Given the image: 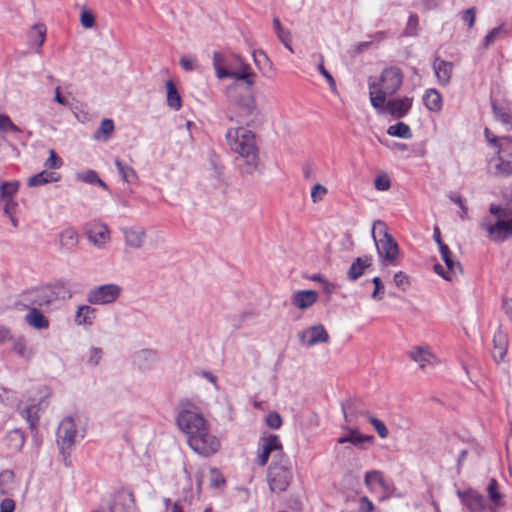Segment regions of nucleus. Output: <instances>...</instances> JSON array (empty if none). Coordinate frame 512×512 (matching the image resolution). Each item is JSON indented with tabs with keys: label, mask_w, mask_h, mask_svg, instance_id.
<instances>
[{
	"label": "nucleus",
	"mask_w": 512,
	"mask_h": 512,
	"mask_svg": "<svg viewBox=\"0 0 512 512\" xmlns=\"http://www.w3.org/2000/svg\"><path fill=\"white\" fill-rule=\"evenodd\" d=\"M177 425L187 435L191 449L199 455L210 456L219 450V440L209 433L206 420L200 413L182 410L178 414Z\"/></svg>",
	"instance_id": "nucleus-1"
},
{
	"label": "nucleus",
	"mask_w": 512,
	"mask_h": 512,
	"mask_svg": "<svg viewBox=\"0 0 512 512\" xmlns=\"http://www.w3.org/2000/svg\"><path fill=\"white\" fill-rule=\"evenodd\" d=\"M225 138L230 150L238 155L237 159L242 160V163H239L241 174H253L260 161L255 133L244 127L230 128Z\"/></svg>",
	"instance_id": "nucleus-2"
},
{
	"label": "nucleus",
	"mask_w": 512,
	"mask_h": 512,
	"mask_svg": "<svg viewBox=\"0 0 512 512\" xmlns=\"http://www.w3.org/2000/svg\"><path fill=\"white\" fill-rule=\"evenodd\" d=\"M213 67L218 79L232 78L243 81L248 88H251L256 82L257 75L239 54L214 52Z\"/></svg>",
	"instance_id": "nucleus-3"
},
{
	"label": "nucleus",
	"mask_w": 512,
	"mask_h": 512,
	"mask_svg": "<svg viewBox=\"0 0 512 512\" xmlns=\"http://www.w3.org/2000/svg\"><path fill=\"white\" fill-rule=\"evenodd\" d=\"M240 90L241 86L237 83H234L227 88V97L236 107V115L233 116L232 114H228L227 117L231 122L250 125L259 114L257 102L250 91L241 93Z\"/></svg>",
	"instance_id": "nucleus-4"
},
{
	"label": "nucleus",
	"mask_w": 512,
	"mask_h": 512,
	"mask_svg": "<svg viewBox=\"0 0 512 512\" xmlns=\"http://www.w3.org/2000/svg\"><path fill=\"white\" fill-rule=\"evenodd\" d=\"M403 83V74L398 67H388L381 73L379 83L369 82L370 102L380 108L388 96L395 94Z\"/></svg>",
	"instance_id": "nucleus-5"
},
{
	"label": "nucleus",
	"mask_w": 512,
	"mask_h": 512,
	"mask_svg": "<svg viewBox=\"0 0 512 512\" xmlns=\"http://www.w3.org/2000/svg\"><path fill=\"white\" fill-rule=\"evenodd\" d=\"M63 290L62 285H46L28 289L19 296L17 305L23 309L48 310Z\"/></svg>",
	"instance_id": "nucleus-6"
},
{
	"label": "nucleus",
	"mask_w": 512,
	"mask_h": 512,
	"mask_svg": "<svg viewBox=\"0 0 512 512\" xmlns=\"http://www.w3.org/2000/svg\"><path fill=\"white\" fill-rule=\"evenodd\" d=\"M293 474L289 458L280 455L279 460H273L268 469V483L271 491L284 492L291 483Z\"/></svg>",
	"instance_id": "nucleus-7"
},
{
	"label": "nucleus",
	"mask_w": 512,
	"mask_h": 512,
	"mask_svg": "<svg viewBox=\"0 0 512 512\" xmlns=\"http://www.w3.org/2000/svg\"><path fill=\"white\" fill-rule=\"evenodd\" d=\"M121 292L122 288L117 284L100 285L87 292V301L92 305L111 304L119 298Z\"/></svg>",
	"instance_id": "nucleus-8"
},
{
	"label": "nucleus",
	"mask_w": 512,
	"mask_h": 512,
	"mask_svg": "<svg viewBox=\"0 0 512 512\" xmlns=\"http://www.w3.org/2000/svg\"><path fill=\"white\" fill-rule=\"evenodd\" d=\"M76 435L77 429L74 419L70 416L65 417L60 422L57 430V443L63 455L66 450L71 449L75 444Z\"/></svg>",
	"instance_id": "nucleus-9"
},
{
	"label": "nucleus",
	"mask_w": 512,
	"mask_h": 512,
	"mask_svg": "<svg viewBox=\"0 0 512 512\" xmlns=\"http://www.w3.org/2000/svg\"><path fill=\"white\" fill-rule=\"evenodd\" d=\"M380 261L383 266H395L398 264L399 246L393 237L379 239L375 242Z\"/></svg>",
	"instance_id": "nucleus-10"
},
{
	"label": "nucleus",
	"mask_w": 512,
	"mask_h": 512,
	"mask_svg": "<svg viewBox=\"0 0 512 512\" xmlns=\"http://www.w3.org/2000/svg\"><path fill=\"white\" fill-rule=\"evenodd\" d=\"M272 453H274L273 460H279L280 455H284L279 437L270 434L267 437L261 438V453L256 459L257 464L259 466H265Z\"/></svg>",
	"instance_id": "nucleus-11"
},
{
	"label": "nucleus",
	"mask_w": 512,
	"mask_h": 512,
	"mask_svg": "<svg viewBox=\"0 0 512 512\" xmlns=\"http://www.w3.org/2000/svg\"><path fill=\"white\" fill-rule=\"evenodd\" d=\"M299 342L305 347L328 343L329 334L321 324L310 326L298 334Z\"/></svg>",
	"instance_id": "nucleus-12"
},
{
	"label": "nucleus",
	"mask_w": 512,
	"mask_h": 512,
	"mask_svg": "<svg viewBox=\"0 0 512 512\" xmlns=\"http://www.w3.org/2000/svg\"><path fill=\"white\" fill-rule=\"evenodd\" d=\"M413 98L404 97L392 100H385L383 106L375 108L379 113H388L396 119L403 118L411 109Z\"/></svg>",
	"instance_id": "nucleus-13"
},
{
	"label": "nucleus",
	"mask_w": 512,
	"mask_h": 512,
	"mask_svg": "<svg viewBox=\"0 0 512 512\" xmlns=\"http://www.w3.org/2000/svg\"><path fill=\"white\" fill-rule=\"evenodd\" d=\"M89 242L97 248H104L110 241V231L104 223H90L84 228Z\"/></svg>",
	"instance_id": "nucleus-14"
},
{
	"label": "nucleus",
	"mask_w": 512,
	"mask_h": 512,
	"mask_svg": "<svg viewBox=\"0 0 512 512\" xmlns=\"http://www.w3.org/2000/svg\"><path fill=\"white\" fill-rule=\"evenodd\" d=\"M409 358L419 365V368L425 369L427 366L436 365L438 358L432 353L426 345L414 347L409 351Z\"/></svg>",
	"instance_id": "nucleus-15"
},
{
	"label": "nucleus",
	"mask_w": 512,
	"mask_h": 512,
	"mask_svg": "<svg viewBox=\"0 0 512 512\" xmlns=\"http://www.w3.org/2000/svg\"><path fill=\"white\" fill-rule=\"evenodd\" d=\"M342 412L346 423L355 422L360 416L368 419L370 413L364 409V405L360 400L349 399L342 403Z\"/></svg>",
	"instance_id": "nucleus-16"
},
{
	"label": "nucleus",
	"mask_w": 512,
	"mask_h": 512,
	"mask_svg": "<svg viewBox=\"0 0 512 512\" xmlns=\"http://www.w3.org/2000/svg\"><path fill=\"white\" fill-rule=\"evenodd\" d=\"M499 156L495 165L494 174L500 177L512 175V152H509L503 145L499 146Z\"/></svg>",
	"instance_id": "nucleus-17"
},
{
	"label": "nucleus",
	"mask_w": 512,
	"mask_h": 512,
	"mask_svg": "<svg viewBox=\"0 0 512 512\" xmlns=\"http://www.w3.org/2000/svg\"><path fill=\"white\" fill-rule=\"evenodd\" d=\"M487 231L497 242L512 237V218L509 220L498 219L495 224L487 227Z\"/></svg>",
	"instance_id": "nucleus-18"
},
{
	"label": "nucleus",
	"mask_w": 512,
	"mask_h": 512,
	"mask_svg": "<svg viewBox=\"0 0 512 512\" xmlns=\"http://www.w3.org/2000/svg\"><path fill=\"white\" fill-rule=\"evenodd\" d=\"M457 494L471 512L481 511L485 508V499L477 491L469 489L458 491Z\"/></svg>",
	"instance_id": "nucleus-19"
},
{
	"label": "nucleus",
	"mask_w": 512,
	"mask_h": 512,
	"mask_svg": "<svg viewBox=\"0 0 512 512\" xmlns=\"http://www.w3.org/2000/svg\"><path fill=\"white\" fill-rule=\"evenodd\" d=\"M343 429L347 430L348 433L337 440L339 444L351 443L355 447L363 449L365 443H371L374 440L373 436L360 434L358 428L343 427Z\"/></svg>",
	"instance_id": "nucleus-20"
},
{
	"label": "nucleus",
	"mask_w": 512,
	"mask_h": 512,
	"mask_svg": "<svg viewBox=\"0 0 512 512\" xmlns=\"http://www.w3.org/2000/svg\"><path fill=\"white\" fill-rule=\"evenodd\" d=\"M433 69L440 85L447 86L451 81L453 64L451 62L436 58L433 62Z\"/></svg>",
	"instance_id": "nucleus-21"
},
{
	"label": "nucleus",
	"mask_w": 512,
	"mask_h": 512,
	"mask_svg": "<svg viewBox=\"0 0 512 512\" xmlns=\"http://www.w3.org/2000/svg\"><path fill=\"white\" fill-rule=\"evenodd\" d=\"M492 343L493 349L491 351V355L496 363H500L504 359L507 352V335L501 330H498L493 336Z\"/></svg>",
	"instance_id": "nucleus-22"
},
{
	"label": "nucleus",
	"mask_w": 512,
	"mask_h": 512,
	"mask_svg": "<svg viewBox=\"0 0 512 512\" xmlns=\"http://www.w3.org/2000/svg\"><path fill=\"white\" fill-rule=\"evenodd\" d=\"M46 26L43 23L34 24L27 33L28 43L35 47V52L40 53L46 39Z\"/></svg>",
	"instance_id": "nucleus-23"
},
{
	"label": "nucleus",
	"mask_w": 512,
	"mask_h": 512,
	"mask_svg": "<svg viewBox=\"0 0 512 512\" xmlns=\"http://www.w3.org/2000/svg\"><path fill=\"white\" fill-rule=\"evenodd\" d=\"M122 232L124 234L125 243L127 246L134 249H139L142 247L146 237V231L144 228L127 227L123 228Z\"/></svg>",
	"instance_id": "nucleus-24"
},
{
	"label": "nucleus",
	"mask_w": 512,
	"mask_h": 512,
	"mask_svg": "<svg viewBox=\"0 0 512 512\" xmlns=\"http://www.w3.org/2000/svg\"><path fill=\"white\" fill-rule=\"evenodd\" d=\"M373 257L371 255H364L363 257H357L351 264L347 272V277L351 281H356L363 274L365 269L372 265Z\"/></svg>",
	"instance_id": "nucleus-25"
},
{
	"label": "nucleus",
	"mask_w": 512,
	"mask_h": 512,
	"mask_svg": "<svg viewBox=\"0 0 512 512\" xmlns=\"http://www.w3.org/2000/svg\"><path fill=\"white\" fill-rule=\"evenodd\" d=\"M27 310H28V313L25 315L24 320L29 326H31L37 330L49 328V320L44 315V313L47 310H37L34 308L27 309Z\"/></svg>",
	"instance_id": "nucleus-26"
},
{
	"label": "nucleus",
	"mask_w": 512,
	"mask_h": 512,
	"mask_svg": "<svg viewBox=\"0 0 512 512\" xmlns=\"http://www.w3.org/2000/svg\"><path fill=\"white\" fill-rule=\"evenodd\" d=\"M318 299V293L314 290H302L292 297V304L299 309L311 307Z\"/></svg>",
	"instance_id": "nucleus-27"
},
{
	"label": "nucleus",
	"mask_w": 512,
	"mask_h": 512,
	"mask_svg": "<svg viewBox=\"0 0 512 512\" xmlns=\"http://www.w3.org/2000/svg\"><path fill=\"white\" fill-rule=\"evenodd\" d=\"M79 243V234L73 227H67L59 233V246L61 249L73 250Z\"/></svg>",
	"instance_id": "nucleus-28"
},
{
	"label": "nucleus",
	"mask_w": 512,
	"mask_h": 512,
	"mask_svg": "<svg viewBox=\"0 0 512 512\" xmlns=\"http://www.w3.org/2000/svg\"><path fill=\"white\" fill-rule=\"evenodd\" d=\"M25 442L24 433L20 429L8 431L4 438V444L12 453L19 452Z\"/></svg>",
	"instance_id": "nucleus-29"
},
{
	"label": "nucleus",
	"mask_w": 512,
	"mask_h": 512,
	"mask_svg": "<svg viewBox=\"0 0 512 512\" xmlns=\"http://www.w3.org/2000/svg\"><path fill=\"white\" fill-rule=\"evenodd\" d=\"M423 103L431 112H439L442 109V96L436 89H428L423 95Z\"/></svg>",
	"instance_id": "nucleus-30"
},
{
	"label": "nucleus",
	"mask_w": 512,
	"mask_h": 512,
	"mask_svg": "<svg viewBox=\"0 0 512 512\" xmlns=\"http://www.w3.org/2000/svg\"><path fill=\"white\" fill-rule=\"evenodd\" d=\"M20 415L28 422L32 432H35L39 422V407L36 404H32L25 407H18Z\"/></svg>",
	"instance_id": "nucleus-31"
},
{
	"label": "nucleus",
	"mask_w": 512,
	"mask_h": 512,
	"mask_svg": "<svg viewBox=\"0 0 512 512\" xmlns=\"http://www.w3.org/2000/svg\"><path fill=\"white\" fill-rule=\"evenodd\" d=\"M60 179V175L55 172L42 171L28 178L27 185L29 187H38L47 183L57 182Z\"/></svg>",
	"instance_id": "nucleus-32"
},
{
	"label": "nucleus",
	"mask_w": 512,
	"mask_h": 512,
	"mask_svg": "<svg viewBox=\"0 0 512 512\" xmlns=\"http://www.w3.org/2000/svg\"><path fill=\"white\" fill-rule=\"evenodd\" d=\"M110 512H136L135 499L132 493H127L119 497Z\"/></svg>",
	"instance_id": "nucleus-33"
},
{
	"label": "nucleus",
	"mask_w": 512,
	"mask_h": 512,
	"mask_svg": "<svg viewBox=\"0 0 512 512\" xmlns=\"http://www.w3.org/2000/svg\"><path fill=\"white\" fill-rule=\"evenodd\" d=\"M16 487L15 474L12 470L0 473V495H10Z\"/></svg>",
	"instance_id": "nucleus-34"
},
{
	"label": "nucleus",
	"mask_w": 512,
	"mask_h": 512,
	"mask_svg": "<svg viewBox=\"0 0 512 512\" xmlns=\"http://www.w3.org/2000/svg\"><path fill=\"white\" fill-rule=\"evenodd\" d=\"M96 310L88 305L78 307L75 315V323L77 325H92L95 319Z\"/></svg>",
	"instance_id": "nucleus-35"
},
{
	"label": "nucleus",
	"mask_w": 512,
	"mask_h": 512,
	"mask_svg": "<svg viewBox=\"0 0 512 512\" xmlns=\"http://www.w3.org/2000/svg\"><path fill=\"white\" fill-rule=\"evenodd\" d=\"M165 86L167 91V105L175 111L180 110L182 107V100L175 84L172 80H168L166 81Z\"/></svg>",
	"instance_id": "nucleus-36"
},
{
	"label": "nucleus",
	"mask_w": 512,
	"mask_h": 512,
	"mask_svg": "<svg viewBox=\"0 0 512 512\" xmlns=\"http://www.w3.org/2000/svg\"><path fill=\"white\" fill-rule=\"evenodd\" d=\"M441 258L444 261L447 270L452 274H458L462 272L460 262L455 261L452 257V252L447 245L439 247Z\"/></svg>",
	"instance_id": "nucleus-37"
},
{
	"label": "nucleus",
	"mask_w": 512,
	"mask_h": 512,
	"mask_svg": "<svg viewBox=\"0 0 512 512\" xmlns=\"http://www.w3.org/2000/svg\"><path fill=\"white\" fill-rule=\"evenodd\" d=\"M492 110L494 117L497 121H499L507 131L512 130V113L504 109L502 107H499L495 102H492Z\"/></svg>",
	"instance_id": "nucleus-38"
},
{
	"label": "nucleus",
	"mask_w": 512,
	"mask_h": 512,
	"mask_svg": "<svg viewBox=\"0 0 512 512\" xmlns=\"http://www.w3.org/2000/svg\"><path fill=\"white\" fill-rule=\"evenodd\" d=\"M115 166L118 170L119 175L121 176V179L126 183H134L138 176L136 171L129 165L124 164L119 159H115L114 161Z\"/></svg>",
	"instance_id": "nucleus-39"
},
{
	"label": "nucleus",
	"mask_w": 512,
	"mask_h": 512,
	"mask_svg": "<svg viewBox=\"0 0 512 512\" xmlns=\"http://www.w3.org/2000/svg\"><path fill=\"white\" fill-rule=\"evenodd\" d=\"M365 485L369 488H373L374 485H379L384 491L388 490V483L384 480L383 475L378 470H372L365 474L364 477Z\"/></svg>",
	"instance_id": "nucleus-40"
},
{
	"label": "nucleus",
	"mask_w": 512,
	"mask_h": 512,
	"mask_svg": "<svg viewBox=\"0 0 512 512\" xmlns=\"http://www.w3.org/2000/svg\"><path fill=\"white\" fill-rule=\"evenodd\" d=\"M488 497L495 507L504 505L503 494L499 492V485L495 479H491L487 486Z\"/></svg>",
	"instance_id": "nucleus-41"
},
{
	"label": "nucleus",
	"mask_w": 512,
	"mask_h": 512,
	"mask_svg": "<svg viewBox=\"0 0 512 512\" xmlns=\"http://www.w3.org/2000/svg\"><path fill=\"white\" fill-rule=\"evenodd\" d=\"M387 134L390 136H395L403 139H410L412 137L410 127L403 122H398L395 125L389 126Z\"/></svg>",
	"instance_id": "nucleus-42"
},
{
	"label": "nucleus",
	"mask_w": 512,
	"mask_h": 512,
	"mask_svg": "<svg viewBox=\"0 0 512 512\" xmlns=\"http://www.w3.org/2000/svg\"><path fill=\"white\" fill-rule=\"evenodd\" d=\"M157 358V355L154 351L151 350H142L135 356V361L139 365L141 369H148L150 364L153 363Z\"/></svg>",
	"instance_id": "nucleus-43"
},
{
	"label": "nucleus",
	"mask_w": 512,
	"mask_h": 512,
	"mask_svg": "<svg viewBox=\"0 0 512 512\" xmlns=\"http://www.w3.org/2000/svg\"><path fill=\"white\" fill-rule=\"evenodd\" d=\"M114 131V123L111 119H103L101 121L100 127L94 134L95 139H103L107 141L112 132Z\"/></svg>",
	"instance_id": "nucleus-44"
},
{
	"label": "nucleus",
	"mask_w": 512,
	"mask_h": 512,
	"mask_svg": "<svg viewBox=\"0 0 512 512\" xmlns=\"http://www.w3.org/2000/svg\"><path fill=\"white\" fill-rule=\"evenodd\" d=\"M12 349L18 356L26 360L33 357V351L27 347L23 338L14 339Z\"/></svg>",
	"instance_id": "nucleus-45"
},
{
	"label": "nucleus",
	"mask_w": 512,
	"mask_h": 512,
	"mask_svg": "<svg viewBox=\"0 0 512 512\" xmlns=\"http://www.w3.org/2000/svg\"><path fill=\"white\" fill-rule=\"evenodd\" d=\"M273 25L279 40L284 44V46L287 49L293 52L292 46L290 44V32L282 27L281 22L278 18L273 19Z\"/></svg>",
	"instance_id": "nucleus-46"
},
{
	"label": "nucleus",
	"mask_w": 512,
	"mask_h": 512,
	"mask_svg": "<svg viewBox=\"0 0 512 512\" xmlns=\"http://www.w3.org/2000/svg\"><path fill=\"white\" fill-rule=\"evenodd\" d=\"M78 179L88 184L98 185L105 190L108 189L107 184L99 178L98 174L94 170H87L82 174H79Z\"/></svg>",
	"instance_id": "nucleus-47"
},
{
	"label": "nucleus",
	"mask_w": 512,
	"mask_h": 512,
	"mask_svg": "<svg viewBox=\"0 0 512 512\" xmlns=\"http://www.w3.org/2000/svg\"><path fill=\"white\" fill-rule=\"evenodd\" d=\"M19 183L17 181L2 182L0 184V196L2 199H12V196L18 191Z\"/></svg>",
	"instance_id": "nucleus-48"
},
{
	"label": "nucleus",
	"mask_w": 512,
	"mask_h": 512,
	"mask_svg": "<svg viewBox=\"0 0 512 512\" xmlns=\"http://www.w3.org/2000/svg\"><path fill=\"white\" fill-rule=\"evenodd\" d=\"M371 234H372V238H373L374 242L379 241L377 239V235L382 236L383 237L382 239H387V237H392V235L388 233L386 224L381 220L374 221Z\"/></svg>",
	"instance_id": "nucleus-49"
},
{
	"label": "nucleus",
	"mask_w": 512,
	"mask_h": 512,
	"mask_svg": "<svg viewBox=\"0 0 512 512\" xmlns=\"http://www.w3.org/2000/svg\"><path fill=\"white\" fill-rule=\"evenodd\" d=\"M367 420L374 427V429L376 430V432L380 438L385 439L388 437L389 431H388L386 425L381 420L377 419L376 417L372 416L371 414L368 415Z\"/></svg>",
	"instance_id": "nucleus-50"
},
{
	"label": "nucleus",
	"mask_w": 512,
	"mask_h": 512,
	"mask_svg": "<svg viewBox=\"0 0 512 512\" xmlns=\"http://www.w3.org/2000/svg\"><path fill=\"white\" fill-rule=\"evenodd\" d=\"M394 284L402 291H406L410 287V279L406 273L399 271L393 277Z\"/></svg>",
	"instance_id": "nucleus-51"
},
{
	"label": "nucleus",
	"mask_w": 512,
	"mask_h": 512,
	"mask_svg": "<svg viewBox=\"0 0 512 512\" xmlns=\"http://www.w3.org/2000/svg\"><path fill=\"white\" fill-rule=\"evenodd\" d=\"M80 23L81 25L86 28V29H90L92 27H94L95 25V16L94 14L89 10L87 9L86 7H84L81 11V14H80Z\"/></svg>",
	"instance_id": "nucleus-52"
},
{
	"label": "nucleus",
	"mask_w": 512,
	"mask_h": 512,
	"mask_svg": "<svg viewBox=\"0 0 512 512\" xmlns=\"http://www.w3.org/2000/svg\"><path fill=\"white\" fill-rule=\"evenodd\" d=\"M419 26L418 16L416 14H412L409 16L406 28L404 30L405 36H416Z\"/></svg>",
	"instance_id": "nucleus-53"
},
{
	"label": "nucleus",
	"mask_w": 512,
	"mask_h": 512,
	"mask_svg": "<svg viewBox=\"0 0 512 512\" xmlns=\"http://www.w3.org/2000/svg\"><path fill=\"white\" fill-rule=\"evenodd\" d=\"M225 478L221 474V472L216 469L212 468L210 470V486L213 488H220L225 484Z\"/></svg>",
	"instance_id": "nucleus-54"
},
{
	"label": "nucleus",
	"mask_w": 512,
	"mask_h": 512,
	"mask_svg": "<svg viewBox=\"0 0 512 512\" xmlns=\"http://www.w3.org/2000/svg\"><path fill=\"white\" fill-rule=\"evenodd\" d=\"M372 282L374 284V291L372 292L371 297L374 300L380 301L383 299L385 290L382 280L379 277H374Z\"/></svg>",
	"instance_id": "nucleus-55"
},
{
	"label": "nucleus",
	"mask_w": 512,
	"mask_h": 512,
	"mask_svg": "<svg viewBox=\"0 0 512 512\" xmlns=\"http://www.w3.org/2000/svg\"><path fill=\"white\" fill-rule=\"evenodd\" d=\"M328 190L321 184H315L311 190V199L313 203L320 202L327 194Z\"/></svg>",
	"instance_id": "nucleus-56"
},
{
	"label": "nucleus",
	"mask_w": 512,
	"mask_h": 512,
	"mask_svg": "<svg viewBox=\"0 0 512 512\" xmlns=\"http://www.w3.org/2000/svg\"><path fill=\"white\" fill-rule=\"evenodd\" d=\"M44 165L49 169H58L62 166V160L57 156L53 149H50L49 157L45 161Z\"/></svg>",
	"instance_id": "nucleus-57"
},
{
	"label": "nucleus",
	"mask_w": 512,
	"mask_h": 512,
	"mask_svg": "<svg viewBox=\"0 0 512 512\" xmlns=\"http://www.w3.org/2000/svg\"><path fill=\"white\" fill-rule=\"evenodd\" d=\"M0 130H2V131L9 130L14 133L20 132V129L6 115H0Z\"/></svg>",
	"instance_id": "nucleus-58"
},
{
	"label": "nucleus",
	"mask_w": 512,
	"mask_h": 512,
	"mask_svg": "<svg viewBox=\"0 0 512 512\" xmlns=\"http://www.w3.org/2000/svg\"><path fill=\"white\" fill-rule=\"evenodd\" d=\"M323 61H324L323 56L321 55L320 63L318 65V71L320 72L321 75H323L326 78L330 89L334 92V91H336V82H335L334 78L332 77V75L325 69Z\"/></svg>",
	"instance_id": "nucleus-59"
},
{
	"label": "nucleus",
	"mask_w": 512,
	"mask_h": 512,
	"mask_svg": "<svg viewBox=\"0 0 512 512\" xmlns=\"http://www.w3.org/2000/svg\"><path fill=\"white\" fill-rule=\"evenodd\" d=\"M374 186L379 191H386L390 188L391 181L386 174H381L376 177Z\"/></svg>",
	"instance_id": "nucleus-60"
},
{
	"label": "nucleus",
	"mask_w": 512,
	"mask_h": 512,
	"mask_svg": "<svg viewBox=\"0 0 512 512\" xmlns=\"http://www.w3.org/2000/svg\"><path fill=\"white\" fill-rule=\"evenodd\" d=\"M266 424L271 429H279L282 425V418L277 412H270L266 417Z\"/></svg>",
	"instance_id": "nucleus-61"
},
{
	"label": "nucleus",
	"mask_w": 512,
	"mask_h": 512,
	"mask_svg": "<svg viewBox=\"0 0 512 512\" xmlns=\"http://www.w3.org/2000/svg\"><path fill=\"white\" fill-rule=\"evenodd\" d=\"M491 214L495 215L498 219H506L512 216V210L509 208H502L497 205L490 206Z\"/></svg>",
	"instance_id": "nucleus-62"
},
{
	"label": "nucleus",
	"mask_w": 512,
	"mask_h": 512,
	"mask_svg": "<svg viewBox=\"0 0 512 512\" xmlns=\"http://www.w3.org/2000/svg\"><path fill=\"white\" fill-rule=\"evenodd\" d=\"M503 26H498L493 28L484 38L483 47L488 48L491 44L494 43L496 37L501 33Z\"/></svg>",
	"instance_id": "nucleus-63"
},
{
	"label": "nucleus",
	"mask_w": 512,
	"mask_h": 512,
	"mask_svg": "<svg viewBox=\"0 0 512 512\" xmlns=\"http://www.w3.org/2000/svg\"><path fill=\"white\" fill-rule=\"evenodd\" d=\"M461 18L464 22L468 24V27L471 28L475 23L476 18V10L474 7L468 8L462 12Z\"/></svg>",
	"instance_id": "nucleus-64"
}]
</instances>
